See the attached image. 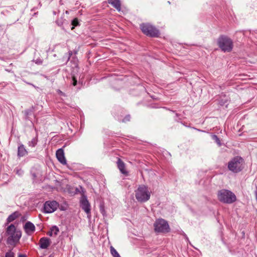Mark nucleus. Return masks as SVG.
Listing matches in <instances>:
<instances>
[{
    "label": "nucleus",
    "instance_id": "obj_9",
    "mask_svg": "<svg viewBox=\"0 0 257 257\" xmlns=\"http://www.w3.org/2000/svg\"><path fill=\"white\" fill-rule=\"evenodd\" d=\"M80 207L87 214V216L90 217L91 216L90 204L89 203L86 196H83L80 201Z\"/></svg>",
    "mask_w": 257,
    "mask_h": 257
},
{
    "label": "nucleus",
    "instance_id": "obj_3",
    "mask_svg": "<svg viewBox=\"0 0 257 257\" xmlns=\"http://www.w3.org/2000/svg\"><path fill=\"white\" fill-rule=\"evenodd\" d=\"M150 196L151 193L149 191L148 187L144 185L140 186L135 191V197L139 202H147L150 199Z\"/></svg>",
    "mask_w": 257,
    "mask_h": 257
},
{
    "label": "nucleus",
    "instance_id": "obj_10",
    "mask_svg": "<svg viewBox=\"0 0 257 257\" xmlns=\"http://www.w3.org/2000/svg\"><path fill=\"white\" fill-rule=\"evenodd\" d=\"M56 158L59 162L63 165H66L67 162L64 156V152L63 149H59L56 153Z\"/></svg>",
    "mask_w": 257,
    "mask_h": 257
},
{
    "label": "nucleus",
    "instance_id": "obj_33",
    "mask_svg": "<svg viewBox=\"0 0 257 257\" xmlns=\"http://www.w3.org/2000/svg\"><path fill=\"white\" fill-rule=\"evenodd\" d=\"M47 234H48V235H49V236H52V235H53V231H52V230H50V231H49V232L47 233Z\"/></svg>",
    "mask_w": 257,
    "mask_h": 257
},
{
    "label": "nucleus",
    "instance_id": "obj_29",
    "mask_svg": "<svg viewBox=\"0 0 257 257\" xmlns=\"http://www.w3.org/2000/svg\"><path fill=\"white\" fill-rule=\"evenodd\" d=\"M77 83V79H76V78L74 76H73V77H72V85L73 86H75V85H76Z\"/></svg>",
    "mask_w": 257,
    "mask_h": 257
},
{
    "label": "nucleus",
    "instance_id": "obj_32",
    "mask_svg": "<svg viewBox=\"0 0 257 257\" xmlns=\"http://www.w3.org/2000/svg\"><path fill=\"white\" fill-rule=\"evenodd\" d=\"M27 219V217L26 216H23L21 217V220L23 222L25 221Z\"/></svg>",
    "mask_w": 257,
    "mask_h": 257
},
{
    "label": "nucleus",
    "instance_id": "obj_28",
    "mask_svg": "<svg viewBox=\"0 0 257 257\" xmlns=\"http://www.w3.org/2000/svg\"><path fill=\"white\" fill-rule=\"evenodd\" d=\"M100 211L103 216L105 215V211L104 208V206L102 205L100 206Z\"/></svg>",
    "mask_w": 257,
    "mask_h": 257
},
{
    "label": "nucleus",
    "instance_id": "obj_30",
    "mask_svg": "<svg viewBox=\"0 0 257 257\" xmlns=\"http://www.w3.org/2000/svg\"><path fill=\"white\" fill-rule=\"evenodd\" d=\"M227 100H226V99H225V100H219V104H220V105L223 106V105H225V103L227 102Z\"/></svg>",
    "mask_w": 257,
    "mask_h": 257
},
{
    "label": "nucleus",
    "instance_id": "obj_7",
    "mask_svg": "<svg viewBox=\"0 0 257 257\" xmlns=\"http://www.w3.org/2000/svg\"><path fill=\"white\" fill-rule=\"evenodd\" d=\"M59 203L56 201H47L44 204V212L51 213L57 210Z\"/></svg>",
    "mask_w": 257,
    "mask_h": 257
},
{
    "label": "nucleus",
    "instance_id": "obj_22",
    "mask_svg": "<svg viewBox=\"0 0 257 257\" xmlns=\"http://www.w3.org/2000/svg\"><path fill=\"white\" fill-rule=\"evenodd\" d=\"M212 139L215 141L216 143L218 145L219 147H220L222 145L221 141L219 138L216 135H212L211 136Z\"/></svg>",
    "mask_w": 257,
    "mask_h": 257
},
{
    "label": "nucleus",
    "instance_id": "obj_25",
    "mask_svg": "<svg viewBox=\"0 0 257 257\" xmlns=\"http://www.w3.org/2000/svg\"><path fill=\"white\" fill-rule=\"evenodd\" d=\"M33 61L37 65H41L43 63V60L40 58H38L36 59H34Z\"/></svg>",
    "mask_w": 257,
    "mask_h": 257
},
{
    "label": "nucleus",
    "instance_id": "obj_36",
    "mask_svg": "<svg viewBox=\"0 0 257 257\" xmlns=\"http://www.w3.org/2000/svg\"><path fill=\"white\" fill-rule=\"evenodd\" d=\"M176 116H178L179 115V114L177 113H176Z\"/></svg>",
    "mask_w": 257,
    "mask_h": 257
},
{
    "label": "nucleus",
    "instance_id": "obj_17",
    "mask_svg": "<svg viewBox=\"0 0 257 257\" xmlns=\"http://www.w3.org/2000/svg\"><path fill=\"white\" fill-rule=\"evenodd\" d=\"M28 154V152L26 150L23 144L20 145L18 147V156L19 157H22Z\"/></svg>",
    "mask_w": 257,
    "mask_h": 257
},
{
    "label": "nucleus",
    "instance_id": "obj_12",
    "mask_svg": "<svg viewBox=\"0 0 257 257\" xmlns=\"http://www.w3.org/2000/svg\"><path fill=\"white\" fill-rule=\"evenodd\" d=\"M24 229L26 233L30 235L35 232L36 227L33 223L30 221H28L25 223Z\"/></svg>",
    "mask_w": 257,
    "mask_h": 257
},
{
    "label": "nucleus",
    "instance_id": "obj_4",
    "mask_svg": "<svg viewBox=\"0 0 257 257\" xmlns=\"http://www.w3.org/2000/svg\"><path fill=\"white\" fill-rule=\"evenodd\" d=\"M140 28L142 32L147 36L150 37H158L160 31L155 26L149 23H142Z\"/></svg>",
    "mask_w": 257,
    "mask_h": 257
},
{
    "label": "nucleus",
    "instance_id": "obj_5",
    "mask_svg": "<svg viewBox=\"0 0 257 257\" xmlns=\"http://www.w3.org/2000/svg\"><path fill=\"white\" fill-rule=\"evenodd\" d=\"M243 160L239 156L234 157L228 164V169L233 173H238L243 169Z\"/></svg>",
    "mask_w": 257,
    "mask_h": 257
},
{
    "label": "nucleus",
    "instance_id": "obj_19",
    "mask_svg": "<svg viewBox=\"0 0 257 257\" xmlns=\"http://www.w3.org/2000/svg\"><path fill=\"white\" fill-rule=\"evenodd\" d=\"M56 23L58 26L60 27L63 26L64 24H67V21L64 19L63 17L58 18L56 21Z\"/></svg>",
    "mask_w": 257,
    "mask_h": 257
},
{
    "label": "nucleus",
    "instance_id": "obj_6",
    "mask_svg": "<svg viewBox=\"0 0 257 257\" xmlns=\"http://www.w3.org/2000/svg\"><path fill=\"white\" fill-rule=\"evenodd\" d=\"M154 229L158 232H169V225L167 221L163 219H159L154 223Z\"/></svg>",
    "mask_w": 257,
    "mask_h": 257
},
{
    "label": "nucleus",
    "instance_id": "obj_14",
    "mask_svg": "<svg viewBox=\"0 0 257 257\" xmlns=\"http://www.w3.org/2000/svg\"><path fill=\"white\" fill-rule=\"evenodd\" d=\"M34 108L33 106L23 111V113L24 114L25 119L31 120V116L34 115Z\"/></svg>",
    "mask_w": 257,
    "mask_h": 257
},
{
    "label": "nucleus",
    "instance_id": "obj_2",
    "mask_svg": "<svg viewBox=\"0 0 257 257\" xmlns=\"http://www.w3.org/2000/svg\"><path fill=\"white\" fill-rule=\"evenodd\" d=\"M217 44L220 49L224 52H231L233 44L232 40L225 35H221L217 40Z\"/></svg>",
    "mask_w": 257,
    "mask_h": 257
},
{
    "label": "nucleus",
    "instance_id": "obj_35",
    "mask_svg": "<svg viewBox=\"0 0 257 257\" xmlns=\"http://www.w3.org/2000/svg\"><path fill=\"white\" fill-rule=\"evenodd\" d=\"M28 84H30V85H32L33 86H34V87H35V86H34V85H33V84H31V83H28Z\"/></svg>",
    "mask_w": 257,
    "mask_h": 257
},
{
    "label": "nucleus",
    "instance_id": "obj_18",
    "mask_svg": "<svg viewBox=\"0 0 257 257\" xmlns=\"http://www.w3.org/2000/svg\"><path fill=\"white\" fill-rule=\"evenodd\" d=\"M17 231V230H16V227L15 226V225L13 224H11L10 225H9L7 227V230H6V233L8 235H10L11 234H13L14 232H16Z\"/></svg>",
    "mask_w": 257,
    "mask_h": 257
},
{
    "label": "nucleus",
    "instance_id": "obj_20",
    "mask_svg": "<svg viewBox=\"0 0 257 257\" xmlns=\"http://www.w3.org/2000/svg\"><path fill=\"white\" fill-rule=\"evenodd\" d=\"M38 143V137L36 136L32 139L31 141H29L28 143V146L31 147H35Z\"/></svg>",
    "mask_w": 257,
    "mask_h": 257
},
{
    "label": "nucleus",
    "instance_id": "obj_27",
    "mask_svg": "<svg viewBox=\"0 0 257 257\" xmlns=\"http://www.w3.org/2000/svg\"><path fill=\"white\" fill-rule=\"evenodd\" d=\"M131 119V116L130 115H126L124 118L122 120V122H126L127 121H129Z\"/></svg>",
    "mask_w": 257,
    "mask_h": 257
},
{
    "label": "nucleus",
    "instance_id": "obj_11",
    "mask_svg": "<svg viewBox=\"0 0 257 257\" xmlns=\"http://www.w3.org/2000/svg\"><path fill=\"white\" fill-rule=\"evenodd\" d=\"M116 164L118 169L122 174L125 176L128 175V172L125 169V165L120 158L117 159Z\"/></svg>",
    "mask_w": 257,
    "mask_h": 257
},
{
    "label": "nucleus",
    "instance_id": "obj_31",
    "mask_svg": "<svg viewBox=\"0 0 257 257\" xmlns=\"http://www.w3.org/2000/svg\"><path fill=\"white\" fill-rule=\"evenodd\" d=\"M72 52L71 51H69V52H68V56H67V61H69V60L70 59L71 56H72Z\"/></svg>",
    "mask_w": 257,
    "mask_h": 257
},
{
    "label": "nucleus",
    "instance_id": "obj_26",
    "mask_svg": "<svg viewBox=\"0 0 257 257\" xmlns=\"http://www.w3.org/2000/svg\"><path fill=\"white\" fill-rule=\"evenodd\" d=\"M14 253L11 250H9L6 253L5 257H14Z\"/></svg>",
    "mask_w": 257,
    "mask_h": 257
},
{
    "label": "nucleus",
    "instance_id": "obj_15",
    "mask_svg": "<svg viewBox=\"0 0 257 257\" xmlns=\"http://www.w3.org/2000/svg\"><path fill=\"white\" fill-rule=\"evenodd\" d=\"M21 215V213L19 211H15L10 215L7 219V224L13 221Z\"/></svg>",
    "mask_w": 257,
    "mask_h": 257
},
{
    "label": "nucleus",
    "instance_id": "obj_23",
    "mask_svg": "<svg viewBox=\"0 0 257 257\" xmlns=\"http://www.w3.org/2000/svg\"><path fill=\"white\" fill-rule=\"evenodd\" d=\"M71 25L73 26L71 28V30H73L75 27L78 26L79 25V22L78 19L77 18H75L71 21Z\"/></svg>",
    "mask_w": 257,
    "mask_h": 257
},
{
    "label": "nucleus",
    "instance_id": "obj_13",
    "mask_svg": "<svg viewBox=\"0 0 257 257\" xmlns=\"http://www.w3.org/2000/svg\"><path fill=\"white\" fill-rule=\"evenodd\" d=\"M50 239L47 237H42L40 239V247L42 249H46L50 245Z\"/></svg>",
    "mask_w": 257,
    "mask_h": 257
},
{
    "label": "nucleus",
    "instance_id": "obj_34",
    "mask_svg": "<svg viewBox=\"0 0 257 257\" xmlns=\"http://www.w3.org/2000/svg\"><path fill=\"white\" fill-rule=\"evenodd\" d=\"M18 257H26V255L24 254H20Z\"/></svg>",
    "mask_w": 257,
    "mask_h": 257
},
{
    "label": "nucleus",
    "instance_id": "obj_1",
    "mask_svg": "<svg viewBox=\"0 0 257 257\" xmlns=\"http://www.w3.org/2000/svg\"><path fill=\"white\" fill-rule=\"evenodd\" d=\"M219 201L225 204H231L236 200L235 195L231 191L227 189H221L217 192Z\"/></svg>",
    "mask_w": 257,
    "mask_h": 257
},
{
    "label": "nucleus",
    "instance_id": "obj_8",
    "mask_svg": "<svg viewBox=\"0 0 257 257\" xmlns=\"http://www.w3.org/2000/svg\"><path fill=\"white\" fill-rule=\"evenodd\" d=\"M22 236V232L20 230H18L11 234L7 238V243L10 245H15L19 241Z\"/></svg>",
    "mask_w": 257,
    "mask_h": 257
},
{
    "label": "nucleus",
    "instance_id": "obj_24",
    "mask_svg": "<svg viewBox=\"0 0 257 257\" xmlns=\"http://www.w3.org/2000/svg\"><path fill=\"white\" fill-rule=\"evenodd\" d=\"M51 230H52V231H53V233H54L55 235H57L58 232H59V228L55 225L53 226L51 228Z\"/></svg>",
    "mask_w": 257,
    "mask_h": 257
},
{
    "label": "nucleus",
    "instance_id": "obj_37",
    "mask_svg": "<svg viewBox=\"0 0 257 257\" xmlns=\"http://www.w3.org/2000/svg\"><path fill=\"white\" fill-rule=\"evenodd\" d=\"M66 14H68V12L66 11Z\"/></svg>",
    "mask_w": 257,
    "mask_h": 257
},
{
    "label": "nucleus",
    "instance_id": "obj_21",
    "mask_svg": "<svg viewBox=\"0 0 257 257\" xmlns=\"http://www.w3.org/2000/svg\"><path fill=\"white\" fill-rule=\"evenodd\" d=\"M110 253L113 257H120L119 253L116 250V249L112 246H111L110 247Z\"/></svg>",
    "mask_w": 257,
    "mask_h": 257
},
{
    "label": "nucleus",
    "instance_id": "obj_16",
    "mask_svg": "<svg viewBox=\"0 0 257 257\" xmlns=\"http://www.w3.org/2000/svg\"><path fill=\"white\" fill-rule=\"evenodd\" d=\"M109 4L112 5L118 11L121 10V4L120 0H107Z\"/></svg>",
    "mask_w": 257,
    "mask_h": 257
}]
</instances>
